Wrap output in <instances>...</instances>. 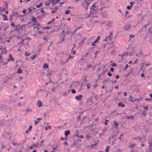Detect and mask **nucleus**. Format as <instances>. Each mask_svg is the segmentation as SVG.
<instances>
[{"label":"nucleus","mask_w":152,"mask_h":152,"mask_svg":"<svg viewBox=\"0 0 152 152\" xmlns=\"http://www.w3.org/2000/svg\"><path fill=\"white\" fill-rule=\"evenodd\" d=\"M61 140H64V139L63 137H61Z\"/></svg>","instance_id":"nucleus-49"},{"label":"nucleus","mask_w":152,"mask_h":152,"mask_svg":"<svg viewBox=\"0 0 152 152\" xmlns=\"http://www.w3.org/2000/svg\"><path fill=\"white\" fill-rule=\"evenodd\" d=\"M70 133V131L69 130H68L67 131H66L65 132V135L66 136V137H65V139H67V136H68V135Z\"/></svg>","instance_id":"nucleus-5"},{"label":"nucleus","mask_w":152,"mask_h":152,"mask_svg":"<svg viewBox=\"0 0 152 152\" xmlns=\"http://www.w3.org/2000/svg\"><path fill=\"white\" fill-rule=\"evenodd\" d=\"M114 123L115 126H118V124L117 122H116L115 121H114Z\"/></svg>","instance_id":"nucleus-18"},{"label":"nucleus","mask_w":152,"mask_h":152,"mask_svg":"<svg viewBox=\"0 0 152 152\" xmlns=\"http://www.w3.org/2000/svg\"><path fill=\"white\" fill-rule=\"evenodd\" d=\"M37 104L38 105L39 107H40L42 106V102L40 101H38L37 102Z\"/></svg>","instance_id":"nucleus-7"},{"label":"nucleus","mask_w":152,"mask_h":152,"mask_svg":"<svg viewBox=\"0 0 152 152\" xmlns=\"http://www.w3.org/2000/svg\"><path fill=\"white\" fill-rule=\"evenodd\" d=\"M146 112L145 111H144L143 112V114L145 115H146Z\"/></svg>","instance_id":"nucleus-45"},{"label":"nucleus","mask_w":152,"mask_h":152,"mask_svg":"<svg viewBox=\"0 0 152 152\" xmlns=\"http://www.w3.org/2000/svg\"><path fill=\"white\" fill-rule=\"evenodd\" d=\"M128 67V64H127L126 65V66L125 67V69H126Z\"/></svg>","instance_id":"nucleus-40"},{"label":"nucleus","mask_w":152,"mask_h":152,"mask_svg":"<svg viewBox=\"0 0 152 152\" xmlns=\"http://www.w3.org/2000/svg\"><path fill=\"white\" fill-rule=\"evenodd\" d=\"M110 148L109 146L107 147L105 151L106 152H109V150Z\"/></svg>","instance_id":"nucleus-15"},{"label":"nucleus","mask_w":152,"mask_h":152,"mask_svg":"<svg viewBox=\"0 0 152 152\" xmlns=\"http://www.w3.org/2000/svg\"><path fill=\"white\" fill-rule=\"evenodd\" d=\"M1 15L3 16V20L4 21L7 20V18L5 15L3 14H2Z\"/></svg>","instance_id":"nucleus-9"},{"label":"nucleus","mask_w":152,"mask_h":152,"mask_svg":"<svg viewBox=\"0 0 152 152\" xmlns=\"http://www.w3.org/2000/svg\"><path fill=\"white\" fill-rule=\"evenodd\" d=\"M132 63V61H130L129 62V64H131Z\"/></svg>","instance_id":"nucleus-59"},{"label":"nucleus","mask_w":152,"mask_h":152,"mask_svg":"<svg viewBox=\"0 0 152 152\" xmlns=\"http://www.w3.org/2000/svg\"><path fill=\"white\" fill-rule=\"evenodd\" d=\"M119 76L118 75H117L116 76V78L117 79H118L119 78Z\"/></svg>","instance_id":"nucleus-34"},{"label":"nucleus","mask_w":152,"mask_h":152,"mask_svg":"<svg viewBox=\"0 0 152 152\" xmlns=\"http://www.w3.org/2000/svg\"><path fill=\"white\" fill-rule=\"evenodd\" d=\"M11 26H14V24L13 23H11Z\"/></svg>","instance_id":"nucleus-35"},{"label":"nucleus","mask_w":152,"mask_h":152,"mask_svg":"<svg viewBox=\"0 0 152 152\" xmlns=\"http://www.w3.org/2000/svg\"><path fill=\"white\" fill-rule=\"evenodd\" d=\"M71 92L73 94H75L76 92V91L73 89H72L71 90Z\"/></svg>","instance_id":"nucleus-19"},{"label":"nucleus","mask_w":152,"mask_h":152,"mask_svg":"<svg viewBox=\"0 0 152 152\" xmlns=\"http://www.w3.org/2000/svg\"><path fill=\"white\" fill-rule=\"evenodd\" d=\"M98 40H97V39L95 41H94V43H97V42H98Z\"/></svg>","instance_id":"nucleus-44"},{"label":"nucleus","mask_w":152,"mask_h":152,"mask_svg":"<svg viewBox=\"0 0 152 152\" xmlns=\"http://www.w3.org/2000/svg\"><path fill=\"white\" fill-rule=\"evenodd\" d=\"M64 144L65 145H67V142H65L64 143Z\"/></svg>","instance_id":"nucleus-56"},{"label":"nucleus","mask_w":152,"mask_h":152,"mask_svg":"<svg viewBox=\"0 0 152 152\" xmlns=\"http://www.w3.org/2000/svg\"><path fill=\"white\" fill-rule=\"evenodd\" d=\"M105 125H107V122H106L105 123Z\"/></svg>","instance_id":"nucleus-64"},{"label":"nucleus","mask_w":152,"mask_h":152,"mask_svg":"<svg viewBox=\"0 0 152 152\" xmlns=\"http://www.w3.org/2000/svg\"><path fill=\"white\" fill-rule=\"evenodd\" d=\"M9 57L11 59V60L12 61H14V59L13 58H12V55H10Z\"/></svg>","instance_id":"nucleus-17"},{"label":"nucleus","mask_w":152,"mask_h":152,"mask_svg":"<svg viewBox=\"0 0 152 152\" xmlns=\"http://www.w3.org/2000/svg\"><path fill=\"white\" fill-rule=\"evenodd\" d=\"M32 21L33 22V23H34L35 22H36V18L34 17H32Z\"/></svg>","instance_id":"nucleus-14"},{"label":"nucleus","mask_w":152,"mask_h":152,"mask_svg":"<svg viewBox=\"0 0 152 152\" xmlns=\"http://www.w3.org/2000/svg\"><path fill=\"white\" fill-rule=\"evenodd\" d=\"M32 111L31 109H30L29 110H27V112H28V111Z\"/></svg>","instance_id":"nucleus-42"},{"label":"nucleus","mask_w":152,"mask_h":152,"mask_svg":"<svg viewBox=\"0 0 152 152\" xmlns=\"http://www.w3.org/2000/svg\"><path fill=\"white\" fill-rule=\"evenodd\" d=\"M144 76V74H141V76L142 77H143Z\"/></svg>","instance_id":"nucleus-48"},{"label":"nucleus","mask_w":152,"mask_h":152,"mask_svg":"<svg viewBox=\"0 0 152 152\" xmlns=\"http://www.w3.org/2000/svg\"><path fill=\"white\" fill-rule=\"evenodd\" d=\"M118 105L119 106H121L122 107H124L125 106V104H123L122 102L119 103Z\"/></svg>","instance_id":"nucleus-8"},{"label":"nucleus","mask_w":152,"mask_h":152,"mask_svg":"<svg viewBox=\"0 0 152 152\" xmlns=\"http://www.w3.org/2000/svg\"><path fill=\"white\" fill-rule=\"evenodd\" d=\"M124 95L125 96H126L127 95V94L126 92H125L124 93Z\"/></svg>","instance_id":"nucleus-41"},{"label":"nucleus","mask_w":152,"mask_h":152,"mask_svg":"<svg viewBox=\"0 0 152 152\" xmlns=\"http://www.w3.org/2000/svg\"><path fill=\"white\" fill-rule=\"evenodd\" d=\"M44 152H48L47 150H45L44 151Z\"/></svg>","instance_id":"nucleus-55"},{"label":"nucleus","mask_w":152,"mask_h":152,"mask_svg":"<svg viewBox=\"0 0 152 152\" xmlns=\"http://www.w3.org/2000/svg\"><path fill=\"white\" fill-rule=\"evenodd\" d=\"M99 38H100V37L99 36H98V38L97 39V40H98L99 39Z\"/></svg>","instance_id":"nucleus-53"},{"label":"nucleus","mask_w":152,"mask_h":152,"mask_svg":"<svg viewBox=\"0 0 152 152\" xmlns=\"http://www.w3.org/2000/svg\"><path fill=\"white\" fill-rule=\"evenodd\" d=\"M94 42H92V43H91V45H92V46H94L95 45V44H94Z\"/></svg>","instance_id":"nucleus-43"},{"label":"nucleus","mask_w":152,"mask_h":152,"mask_svg":"<svg viewBox=\"0 0 152 152\" xmlns=\"http://www.w3.org/2000/svg\"><path fill=\"white\" fill-rule=\"evenodd\" d=\"M39 12L37 14V17L38 18H42L45 15L43 10H39Z\"/></svg>","instance_id":"nucleus-2"},{"label":"nucleus","mask_w":152,"mask_h":152,"mask_svg":"<svg viewBox=\"0 0 152 152\" xmlns=\"http://www.w3.org/2000/svg\"><path fill=\"white\" fill-rule=\"evenodd\" d=\"M27 2H28L30 1V0H26Z\"/></svg>","instance_id":"nucleus-60"},{"label":"nucleus","mask_w":152,"mask_h":152,"mask_svg":"<svg viewBox=\"0 0 152 152\" xmlns=\"http://www.w3.org/2000/svg\"><path fill=\"white\" fill-rule=\"evenodd\" d=\"M33 26L34 27L33 28H37V29L38 31L39 34H42L44 31V30L45 28H49L48 27L45 28L41 26L39 23H37L36 22H35L33 24Z\"/></svg>","instance_id":"nucleus-1"},{"label":"nucleus","mask_w":152,"mask_h":152,"mask_svg":"<svg viewBox=\"0 0 152 152\" xmlns=\"http://www.w3.org/2000/svg\"><path fill=\"white\" fill-rule=\"evenodd\" d=\"M32 146L33 148H36L37 147V145H36L34 144V145H32Z\"/></svg>","instance_id":"nucleus-24"},{"label":"nucleus","mask_w":152,"mask_h":152,"mask_svg":"<svg viewBox=\"0 0 152 152\" xmlns=\"http://www.w3.org/2000/svg\"><path fill=\"white\" fill-rule=\"evenodd\" d=\"M56 12L55 11H53L52 12V13H54Z\"/></svg>","instance_id":"nucleus-52"},{"label":"nucleus","mask_w":152,"mask_h":152,"mask_svg":"<svg viewBox=\"0 0 152 152\" xmlns=\"http://www.w3.org/2000/svg\"><path fill=\"white\" fill-rule=\"evenodd\" d=\"M79 137L81 138H84V137L83 136V135H80V136H79Z\"/></svg>","instance_id":"nucleus-33"},{"label":"nucleus","mask_w":152,"mask_h":152,"mask_svg":"<svg viewBox=\"0 0 152 152\" xmlns=\"http://www.w3.org/2000/svg\"><path fill=\"white\" fill-rule=\"evenodd\" d=\"M43 142H44V140H42L41 141V143H43Z\"/></svg>","instance_id":"nucleus-57"},{"label":"nucleus","mask_w":152,"mask_h":152,"mask_svg":"<svg viewBox=\"0 0 152 152\" xmlns=\"http://www.w3.org/2000/svg\"><path fill=\"white\" fill-rule=\"evenodd\" d=\"M127 8L128 10H130L131 8V7L130 6H127Z\"/></svg>","instance_id":"nucleus-22"},{"label":"nucleus","mask_w":152,"mask_h":152,"mask_svg":"<svg viewBox=\"0 0 152 152\" xmlns=\"http://www.w3.org/2000/svg\"><path fill=\"white\" fill-rule=\"evenodd\" d=\"M18 73L21 74L22 73V71L19 68L18 70L17 71Z\"/></svg>","instance_id":"nucleus-11"},{"label":"nucleus","mask_w":152,"mask_h":152,"mask_svg":"<svg viewBox=\"0 0 152 152\" xmlns=\"http://www.w3.org/2000/svg\"><path fill=\"white\" fill-rule=\"evenodd\" d=\"M96 7L95 6V4H94L92 5V7H91V10H94Z\"/></svg>","instance_id":"nucleus-20"},{"label":"nucleus","mask_w":152,"mask_h":152,"mask_svg":"<svg viewBox=\"0 0 152 152\" xmlns=\"http://www.w3.org/2000/svg\"><path fill=\"white\" fill-rule=\"evenodd\" d=\"M68 20H69V21H70L71 20L70 18H69L68 19Z\"/></svg>","instance_id":"nucleus-61"},{"label":"nucleus","mask_w":152,"mask_h":152,"mask_svg":"<svg viewBox=\"0 0 152 152\" xmlns=\"http://www.w3.org/2000/svg\"><path fill=\"white\" fill-rule=\"evenodd\" d=\"M86 138H87V139L88 140L89 139V138H90L91 137V136L89 135V134H87L86 135Z\"/></svg>","instance_id":"nucleus-16"},{"label":"nucleus","mask_w":152,"mask_h":152,"mask_svg":"<svg viewBox=\"0 0 152 152\" xmlns=\"http://www.w3.org/2000/svg\"><path fill=\"white\" fill-rule=\"evenodd\" d=\"M41 119H42L41 118H38L37 119V120L38 121H39L41 120Z\"/></svg>","instance_id":"nucleus-36"},{"label":"nucleus","mask_w":152,"mask_h":152,"mask_svg":"<svg viewBox=\"0 0 152 152\" xmlns=\"http://www.w3.org/2000/svg\"><path fill=\"white\" fill-rule=\"evenodd\" d=\"M130 4H131V6L132 5V2H131Z\"/></svg>","instance_id":"nucleus-63"},{"label":"nucleus","mask_w":152,"mask_h":152,"mask_svg":"<svg viewBox=\"0 0 152 152\" xmlns=\"http://www.w3.org/2000/svg\"><path fill=\"white\" fill-rule=\"evenodd\" d=\"M36 150H34L32 152H36Z\"/></svg>","instance_id":"nucleus-62"},{"label":"nucleus","mask_w":152,"mask_h":152,"mask_svg":"<svg viewBox=\"0 0 152 152\" xmlns=\"http://www.w3.org/2000/svg\"><path fill=\"white\" fill-rule=\"evenodd\" d=\"M87 88L88 89H89L90 88V87L89 86V85H88L87 86Z\"/></svg>","instance_id":"nucleus-46"},{"label":"nucleus","mask_w":152,"mask_h":152,"mask_svg":"<svg viewBox=\"0 0 152 152\" xmlns=\"http://www.w3.org/2000/svg\"><path fill=\"white\" fill-rule=\"evenodd\" d=\"M82 95H80L78 96H76L75 97V98L78 100H80L82 99Z\"/></svg>","instance_id":"nucleus-4"},{"label":"nucleus","mask_w":152,"mask_h":152,"mask_svg":"<svg viewBox=\"0 0 152 152\" xmlns=\"http://www.w3.org/2000/svg\"><path fill=\"white\" fill-rule=\"evenodd\" d=\"M35 57V56L34 55L33 56V58L34 59V58Z\"/></svg>","instance_id":"nucleus-54"},{"label":"nucleus","mask_w":152,"mask_h":152,"mask_svg":"<svg viewBox=\"0 0 152 152\" xmlns=\"http://www.w3.org/2000/svg\"><path fill=\"white\" fill-rule=\"evenodd\" d=\"M5 12L6 14H7L8 13V11L7 10H6L5 11Z\"/></svg>","instance_id":"nucleus-50"},{"label":"nucleus","mask_w":152,"mask_h":152,"mask_svg":"<svg viewBox=\"0 0 152 152\" xmlns=\"http://www.w3.org/2000/svg\"><path fill=\"white\" fill-rule=\"evenodd\" d=\"M48 65L47 64L45 63L44 64V66H43L44 68L46 69L47 68H48Z\"/></svg>","instance_id":"nucleus-10"},{"label":"nucleus","mask_w":152,"mask_h":152,"mask_svg":"<svg viewBox=\"0 0 152 152\" xmlns=\"http://www.w3.org/2000/svg\"><path fill=\"white\" fill-rule=\"evenodd\" d=\"M29 148L30 149H33L34 148L32 146H31L29 147Z\"/></svg>","instance_id":"nucleus-38"},{"label":"nucleus","mask_w":152,"mask_h":152,"mask_svg":"<svg viewBox=\"0 0 152 152\" xmlns=\"http://www.w3.org/2000/svg\"><path fill=\"white\" fill-rule=\"evenodd\" d=\"M48 129H50L51 127L50 126H48V127H46L45 129L46 130H47Z\"/></svg>","instance_id":"nucleus-25"},{"label":"nucleus","mask_w":152,"mask_h":152,"mask_svg":"<svg viewBox=\"0 0 152 152\" xmlns=\"http://www.w3.org/2000/svg\"><path fill=\"white\" fill-rule=\"evenodd\" d=\"M111 71L112 72H113V70H114V68H111L110 69Z\"/></svg>","instance_id":"nucleus-32"},{"label":"nucleus","mask_w":152,"mask_h":152,"mask_svg":"<svg viewBox=\"0 0 152 152\" xmlns=\"http://www.w3.org/2000/svg\"><path fill=\"white\" fill-rule=\"evenodd\" d=\"M112 66L113 67H115L116 66V64L115 63H113L112 64Z\"/></svg>","instance_id":"nucleus-23"},{"label":"nucleus","mask_w":152,"mask_h":152,"mask_svg":"<svg viewBox=\"0 0 152 152\" xmlns=\"http://www.w3.org/2000/svg\"><path fill=\"white\" fill-rule=\"evenodd\" d=\"M42 4L41 3H39V4L37 5H36V7L37 8H39L42 5Z\"/></svg>","instance_id":"nucleus-12"},{"label":"nucleus","mask_w":152,"mask_h":152,"mask_svg":"<svg viewBox=\"0 0 152 152\" xmlns=\"http://www.w3.org/2000/svg\"><path fill=\"white\" fill-rule=\"evenodd\" d=\"M150 96L151 98V99H152V94H150Z\"/></svg>","instance_id":"nucleus-47"},{"label":"nucleus","mask_w":152,"mask_h":152,"mask_svg":"<svg viewBox=\"0 0 152 152\" xmlns=\"http://www.w3.org/2000/svg\"><path fill=\"white\" fill-rule=\"evenodd\" d=\"M108 75L109 76H110H110H111L112 75V74H111V73H108Z\"/></svg>","instance_id":"nucleus-37"},{"label":"nucleus","mask_w":152,"mask_h":152,"mask_svg":"<svg viewBox=\"0 0 152 152\" xmlns=\"http://www.w3.org/2000/svg\"><path fill=\"white\" fill-rule=\"evenodd\" d=\"M125 13L126 15H127L129 14V12L128 11H126V12Z\"/></svg>","instance_id":"nucleus-39"},{"label":"nucleus","mask_w":152,"mask_h":152,"mask_svg":"<svg viewBox=\"0 0 152 152\" xmlns=\"http://www.w3.org/2000/svg\"><path fill=\"white\" fill-rule=\"evenodd\" d=\"M2 53L5 54L7 53V50L5 48H3L1 50Z\"/></svg>","instance_id":"nucleus-6"},{"label":"nucleus","mask_w":152,"mask_h":152,"mask_svg":"<svg viewBox=\"0 0 152 152\" xmlns=\"http://www.w3.org/2000/svg\"><path fill=\"white\" fill-rule=\"evenodd\" d=\"M26 10H23V11H22V12L24 14H25V13H26Z\"/></svg>","instance_id":"nucleus-31"},{"label":"nucleus","mask_w":152,"mask_h":152,"mask_svg":"<svg viewBox=\"0 0 152 152\" xmlns=\"http://www.w3.org/2000/svg\"><path fill=\"white\" fill-rule=\"evenodd\" d=\"M32 127V126H29V128H30V129H31Z\"/></svg>","instance_id":"nucleus-58"},{"label":"nucleus","mask_w":152,"mask_h":152,"mask_svg":"<svg viewBox=\"0 0 152 152\" xmlns=\"http://www.w3.org/2000/svg\"><path fill=\"white\" fill-rule=\"evenodd\" d=\"M152 99H150V98L149 99H145V100L147 101H148V100H149V101H150V100H151Z\"/></svg>","instance_id":"nucleus-30"},{"label":"nucleus","mask_w":152,"mask_h":152,"mask_svg":"<svg viewBox=\"0 0 152 152\" xmlns=\"http://www.w3.org/2000/svg\"><path fill=\"white\" fill-rule=\"evenodd\" d=\"M115 88H116V89H118V86H115Z\"/></svg>","instance_id":"nucleus-51"},{"label":"nucleus","mask_w":152,"mask_h":152,"mask_svg":"<svg viewBox=\"0 0 152 152\" xmlns=\"http://www.w3.org/2000/svg\"><path fill=\"white\" fill-rule=\"evenodd\" d=\"M55 19H54V18L51 21H50L48 23V24H49L50 23H52L54 22L55 21Z\"/></svg>","instance_id":"nucleus-13"},{"label":"nucleus","mask_w":152,"mask_h":152,"mask_svg":"<svg viewBox=\"0 0 152 152\" xmlns=\"http://www.w3.org/2000/svg\"><path fill=\"white\" fill-rule=\"evenodd\" d=\"M35 125H36L38 123H39V121H35Z\"/></svg>","instance_id":"nucleus-29"},{"label":"nucleus","mask_w":152,"mask_h":152,"mask_svg":"<svg viewBox=\"0 0 152 152\" xmlns=\"http://www.w3.org/2000/svg\"><path fill=\"white\" fill-rule=\"evenodd\" d=\"M70 13V11L69 10H68L66 12L65 14H68L69 13Z\"/></svg>","instance_id":"nucleus-26"},{"label":"nucleus","mask_w":152,"mask_h":152,"mask_svg":"<svg viewBox=\"0 0 152 152\" xmlns=\"http://www.w3.org/2000/svg\"><path fill=\"white\" fill-rule=\"evenodd\" d=\"M132 118V119H133L134 118V116H132L131 117H128L127 118L128 119H129V118Z\"/></svg>","instance_id":"nucleus-27"},{"label":"nucleus","mask_w":152,"mask_h":152,"mask_svg":"<svg viewBox=\"0 0 152 152\" xmlns=\"http://www.w3.org/2000/svg\"><path fill=\"white\" fill-rule=\"evenodd\" d=\"M143 107L144 108V110H148V106L146 107L143 106Z\"/></svg>","instance_id":"nucleus-21"},{"label":"nucleus","mask_w":152,"mask_h":152,"mask_svg":"<svg viewBox=\"0 0 152 152\" xmlns=\"http://www.w3.org/2000/svg\"><path fill=\"white\" fill-rule=\"evenodd\" d=\"M129 100L131 102H134L136 101L135 98H133L132 96H129Z\"/></svg>","instance_id":"nucleus-3"},{"label":"nucleus","mask_w":152,"mask_h":152,"mask_svg":"<svg viewBox=\"0 0 152 152\" xmlns=\"http://www.w3.org/2000/svg\"><path fill=\"white\" fill-rule=\"evenodd\" d=\"M130 38H133L134 37V35L131 34L130 35Z\"/></svg>","instance_id":"nucleus-28"}]
</instances>
